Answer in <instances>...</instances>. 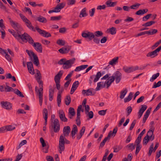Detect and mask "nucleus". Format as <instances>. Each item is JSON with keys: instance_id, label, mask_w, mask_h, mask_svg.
<instances>
[{"instance_id": "obj_37", "label": "nucleus", "mask_w": 161, "mask_h": 161, "mask_svg": "<svg viewBox=\"0 0 161 161\" xmlns=\"http://www.w3.org/2000/svg\"><path fill=\"white\" fill-rule=\"evenodd\" d=\"M34 61L33 62L34 64L36 65V66H38L39 64V61L36 55L33 57Z\"/></svg>"}, {"instance_id": "obj_33", "label": "nucleus", "mask_w": 161, "mask_h": 161, "mask_svg": "<svg viewBox=\"0 0 161 161\" xmlns=\"http://www.w3.org/2000/svg\"><path fill=\"white\" fill-rule=\"evenodd\" d=\"M78 132V129L76 125H73V128L71 132V135H75Z\"/></svg>"}, {"instance_id": "obj_23", "label": "nucleus", "mask_w": 161, "mask_h": 161, "mask_svg": "<svg viewBox=\"0 0 161 161\" xmlns=\"http://www.w3.org/2000/svg\"><path fill=\"white\" fill-rule=\"evenodd\" d=\"M10 24L17 31H18L20 28V25L17 22L12 21Z\"/></svg>"}, {"instance_id": "obj_50", "label": "nucleus", "mask_w": 161, "mask_h": 161, "mask_svg": "<svg viewBox=\"0 0 161 161\" xmlns=\"http://www.w3.org/2000/svg\"><path fill=\"white\" fill-rule=\"evenodd\" d=\"M36 71L37 72L36 74L37 75V76L36 77V80L37 81H38L40 80L42 78V76L40 71L38 69H36Z\"/></svg>"}, {"instance_id": "obj_56", "label": "nucleus", "mask_w": 161, "mask_h": 161, "mask_svg": "<svg viewBox=\"0 0 161 161\" xmlns=\"http://www.w3.org/2000/svg\"><path fill=\"white\" fill-rule=\"evenodd\" d=\"M141 5L140 3H137L136 4H134L130 6V8L132 9H136Z\"/></svg>"}, {"instance_id": "obj_20", "label": "nucleus", "mask_w": 161, "mask_h": 161, "mask_svg": "<svg viewBox=\"0 0 161 161\" xmlns=\"http://www.w3.org/2000/svg\"><path fill=\"white\" fill-rule=\"evenodd\" d=\"M63 74V71L62 70H60L54 77V79L55 82H60V79Z\"/></svg>"}, {"instance_id": "obj_35", "label": "nucleus", "mask_w": 161, "mask_h": 161, "mask_svg": "<svg viewBox=\"0 0 161 161\" xmlns=\"http://www.w3.org/2000/svg\"><path fill=\"white\" fill-rule=\"evenodd\" d=\"M54 90L53 89L50 88L49 90V99L50 101H52L53 100V96Z\"/></svg>"}, {"instance_id": "obj_22", "label": "nucleus", "mask_w": 161, "mask_h": 161, "mask_svg": "<svg viewBox=\"0 0 161 161\" xmlns=\"http://www.w3.org/2000/svg\"><path fill=\"white\" fill-rule=\"evenodd\" d=\"M65 3H59L57 4L55 7V8L57 13L60 12L61 10L63 8L65 7Z\"/></svg>"}, {"instance_id": "obj_42", "label": "nucleus", "mask_w": 161, "mask_h": 161, "mask_svg": "<svg viewBox=\"0 0 161 161\" xmlns=\"http://www.w3.org/2000/svg\"><path fill=\"white\" fill-rule=\"evenodd\" d=\"M62 16L59 15L57 16H52L50 18V20L52 21H58L61 19Z\"/></svg>"}, {"instance_id": "obj_40", "label": "nucleus", "mask_w": 161, "mask_h": 161, "mask_svg": "<svg viewBox=\"0 0 161 161\" xmlns=\"http://www.w3.org/2000/svg\"><path fill=\"white\" fill-rule=\"evenodd\" d=\"M27 26L31 30L33 31H36V29H35L34 27L32 25L31 22L29 21L28 23L26 24Z\"/></svg>"}, {"instance_id": "obj_59", "label": "nucleus", "mask_w": 161, "mask_h": 161, "mask_svg": "<svg viewBox=\"0 0 161 161\" xmlns=\"http://www.w3.org/2000/svg\"><path fill=\"white\" fill-rule=\"evenodd\" d=\"M75 0H67V4L69 5H73L75 4Z\"/></svg>"}, {"instance_id": "obj_30", "label": "nucleus", "mask_w": 161, "mask_h": 161, "mask_svg": "<svg viewBox=\"0 0 161 161\" xmlns=\"http://www.w3.org/2000/svg\"><path fill=\"white\" fill-rule=\"evenodd\" d=\"M119 57H117L112 59L109 62V64L114 65L118 63V62Z\"/></svg>"}, {"instance_id": "obj_26", "label": "nucleus", "mask_w": 161, "mask_h": 161, "mask_svg": "<svg viewBox=\"0 0 161 161\" xmlns=\"http://www.w3.org/2000/svg\"><path fill=\"white\" fill-rule=\"evenodd\" d=\"M36 20L40 22L43 23H45L47 22V20L45 18L41 15L37 18Z\"/></svg>"}, {"instance_id": "obj_63", "label": "nucleus", "mask_w": 161, "mask_h": 161, "mask_svg": "<svg viewBox=\"0 0 161 161\" xmlns=\"http://www.w3.org/2000/svg\"><path fill=\"white\" fill-rule=\"evenodd\" d=\"M107 111V109L101 110L98 111V114L99 115L104 116L106 114Z\"/></svg>"}, {"instance_id": "obj_7", "label": "nucleus", "mask_w": 161, "mask_h": 161, "mask_svg": "<svg viewBox=\"0 0 161 161\" xmlns=\"http://www.w3.org/2000/svg\"><path fill=\"white\" fill-rule=\"evenodd\" d=\"M2 107L7 110H10L12 108V104L7 101H2L0 103Z\"/></svg>"}, {"instance_id": "obj_38", "label": "nucleus", "mask_w": 161, "mask_h": 161, "mask_svg": "<svg viewBox=\"0 0 161 161\" xmlns=\"http://www.w3.org/2000/svg\"><path fill=\"white\" fill-rule=\"evenodd\" d=\"M107 31L112 35H114L116 33V28L114 27L108 29Z\"/></svg>"}, {"instance_id": "obj_6", "label": "nucleus", "mask_w": 161, "mask_h": 161, "mask_svg": "<svg viewBox=\"0 0 161 161\" xmlns=\"http://www.w3.org/2000/svg\"><path fill=\"white\" fill-rule=\"evenodd\" d=\"M36 29L37 31L42 36L46 37H51V34L49 32H47L46 31L42 30L37 26L36 27Z\"/></svg>"}, {"instance_id": "obj_49", "label": "nucleus", "mask_w": 161, "mask_h": 161, "mask_svg": "<svg viewBox=\"0 0 161 161\" xmlns=\"http://www.w3.org/2000/svg\"><path fill=\"white\" fill-rule=\"evenodd\" d=\"M57 44L60 46H64L65 44V42L64 40L62 39H58L56 42Z\"/></svg>"}, {"instance_id": "obj_16", "label": "nucleus", "mask_w": 161, "mask_h": 161, "mask_svg": "<svg viewBox=\"0 0 161 161\" xmlns=\"http://www.w3.org/2000/svg\"><path fill=\"white\" fill-rule=\"evenodd\" d=\"M107 80H106L105 83H104L103 82H99L97 84V86L96 88L95 89L96 91H97L99 90L100 89L102 88H104L105 87L106 84L107 85V88H108L109 87H108L107 83Z\"/></svg>"}, {"instance_id": "obj_3", "label": "nucleus", "mask_w": 161, "mask_h": 161, "mask_svg": "<svg viewBox=\"0 0 161 161\" xmlns=\"http://www.w3.org/2000/svg\"><path fill=\"white\" fill-rule=\"evenodd\" d=\"M65 136L63 135L60 136L59 141V147L58 151L60 153H61L62 151H63L65 149Z\"/></svg>"}, {"instance_id": "obj_14", "label": "nucleus", "mask_w": 161, "mask_h": 161, "mask_svg": "<svg viewBox=\"0 0 161 161\" xmlns=\"http://www.w3.org/2000/svg\"><path fill=\"white\" fill-rule=\"evenodd\" d=\"M40 141L41 143L42 144V147H45L43 149V152L46 153H47L48 151L49 146L48 145H46V144L45 142V141L42 137L40 138Z\"/></svg>"}, {"instance_id": "obj_64", "label": "nucleus", "mask_w": 161, "mask_h": 161, "mask_svg": "<svg viewBox=\"0 0 161 161\" xmlns=\"http://www.w3.org/2000/svg\"><path fill=\"white\" fill-rule=\"evenodd\" d=\"M142 138L138 136L135 141V143L136 144V145H140V143L141 142Z\"/></svg>"}, {"instance_id": "obj_8", "label": "nucleus", "mask_w": 161, "mask_h": 161, "mask_svg": "<svg viewBox=\"0 0 161 161\" xmlns=\"http://www.w3.org/2000/svg\"><path fill=\"white\" fill-rule=\"evenodd\" d=\"M139 67L138 66H136L135 67H128L126 66H124L123 67V69L124 71L127 73H129L131 72L135 71L136 70H138Z\"/></svg>"}, {"instance_id": "obj_12", "label": "nucleus", "mask_w": 161, "mask_h": 161, "mask_svg": "<svg viewBox=\"0 0 161 161\" xmlns=\"http://www.w3.org/2000/svg\"><path fill=\"white\" fill-rule=\"evenodd\" d=\"M160 47H158L156 49L152 52H149L146 55L147 57H150L151 58H153L156 56L158 55V53L160 51Z\"/></svg>"}, {"instance_id": "obj_25", "label": "nucleus", "mask_w": 161, "mask_h": 161, "mask_svg": "<svg viewBox=\"0 0 161 161\" xmlns=\"http://www.w3.org/2000/svg\"><path fill=\"white\" fill-rule=\"evenodd\" d=\"M148 10L147 8L143 9H140L136 12V14L137 15H143L147 12Z\"/></svg>"}, {"instance_id": "obj_10", "label": "nucleus", "mask_w": 161, "mask_h": 161, "mask_svg": "<svg viewBox=\"0 0 161 161\" xmlns=\"http://www.w3.org/2000/svg\"><path fill=\"white\" fill-rule=\"evenodd\" d=\"M82 105H80L78 106L77 110V117L76 121V124L78 126H80L81 124L80 116V112L81 111V108H82Z\"/></svg>"}, {"instance_id": "obj_60", "label": "nucleus", "mask_w": 161, "mask_h": 161, "mask_svg": "<svg viewBox=\"0 0 161 161\" xmlns=\"http://www.w3.org/2000/svg\"><path fill=\"white\" fill-rule=\"evenodd\" d=\"M154 130V129H150L149 131L147 132L146 136H151V135H153V134Z\"/></svg>"}, {"instance_id": "obj_27", "label": "nucleus", "mask_w": 161, "mask_h": 161, "mask_svg": "<svg viewBox=\"0 0 161 161\" xmlns=\"http://www.w3.org/2000/svg\"><path fill=\"white\" fill-rule=\"evenodd\" d=\"M128 90L126 88L124 89L120 92L119 98L121 99H123L126 94Z\"/></svg>"}, {"instance_id": "obj_62", "label": "nucleus", "mask_w": 161, "mask_h": 161, "mask_svg": "<svg viewBox=\"0 0 161 161\" xmlns=\"http://www.w3.org/2000/svg\"><path fill=\"white\" fill-rule=\"evenodd\" d=\"M152 15V14H149L143 17L142 18L143 21H146L148 20Z\"/></svg>"}, {"instance_id": "obj_15", "label": "nucleus", "mask_w": 161, "mask_h": 161, "mask_svg": "<svg viewBox=\"0 0 161 161\" xmlns=\"http://www.w3.org/2000/svg\"><path fill=\"white\" fill-rule=\"evenodd\" d=\"M58 116L61 121L64 122L67 121L68 119L65 117V114L62 110H59V111Z\"/></svg>"}, {"instance_id": "obj_9", "label": "nucleus", "mask_w": 161, "mask_h": 161, "mask_svg": "<svg viewBox=\"0 0 161 161\" xmlns=\"http://www.w3.org/2000/svg\"><path fill=\"white\" fill-rule=\"evenodd\" d=\"M81 36L85 38H87L90 41L92 40L94 37V34L92 32L89 31H87V33L83 32Z\"/></svg>"}, {"instance_id": "obj_53", "label": "nucleus", "mask_w": 161, "mask_h": 161, "mask_svg": "<svg viewBox=\"0 0 161 161\" xmlns=\"http://www.w3.org/2000/svg\"><path fill=\"white\" fill-rule=\"evenodd\" d=\"M6 131H11L14 130L15 127L12 125H8L6 126Z\"/></svg>"}, {"instance_id": "obj_19", "label": "nucleus", "mask_w": 161, "mask_h": 161, "mask_svg": "<svg viewBox=\"0 0 161 161\" xmlns=\"http://www.w3.org/2000/svg\"><path fill=\"white\" fill-rule=\"evenodd\" d=\"M102 76L101 73L100 72H98L96 75H93L90 76L91 79H93L94 78L93 82H96Z\"/></svg>"}, {"instance_id": "obj_18", "label": "nucleus", "mask_w": 161, "mask_h": 161, "mask_svg": "<svg viewBox=\"0 0 161 161\" xmlns=\"http://www.w3.org/2000/svg\"><path fill=\"white\" fill-rule=\"evenodd\" d=\"M70 131V128L69 126H64L63 129V136H68L69 135Z\"/></svg>"}, {"instance_id": "obj_43", "label": "nucleus", "mask_w": 161, "mask_h": 161, "mask_svg": "<svg viewBox=\"0 0 161 161\" xmlns=\"http://www.w3.org/2000/svg\"><path fill=\"white\" fill-rule=\"evenodd\" d=\"M158 32V30L156 29H152L147 31L148 35H152L156 34Z\"/></svg>"}, {"instance_id": "obj_32", "label": "nucleus", "mask_w": 161, "mask_h": 161, "mask_svg": "<svg viewBox=\"0 0 161 161\" xmlns=\"http://www.w3.org/2000/svg\"><path fill=\"white\" fill-rule=\"evenodd\" d=\"M122 148V146L121 145L114 146L113 147L114 152L118 153Z\"/></svg>"}, {"instance_id": "obj_57", "label": "nucleus", "mask_w": 161, "mask_h": 161, "mask_svg": "<svg viewBox=\"0 0 161 161\" xmlns=\"http://www.w3.org/2000/svg\"><path fill=\"white\" fill-rule=\"evenodd\" d=\"M69 113L71 114L72 116H74L75 114L74 109L73 108H70L69 109Z\"/></svg>"}, {"instance_id": "obj_52", "label": "nucleus", "mask_w": 161, "mask_h": 161, "mask_svg": "<svg viewBox=\"0 0 161 161\" xmlns=\"http://www.w3.org/2000/svg\"><path fill=\"white\" fill-rule=\"evenodd\" d=\"M153 143H152V144H151V145H150V147L149 148V150L148 153V155L149 156H150L151 155L153 151Z\"/></svg>"}, {"instance_id": "obj_1", "label": "nucleus", "mask_w": 161, "mask_h": 161, "mask_svg": "<svg viewBox=\"0 0 161 161\" xmlns=\"http://www.w3.org/2000/svg\"><path fill=\"white\" fill-rule=\"evenodd\" d=\"M122 78V74L119 71H117L115 72L113 75L109 77L108 78V81L107 82V83L108 87H109L112 83L114 82L115 79L116 83H119L120 81Z\"/></svg>"}, {"instance_id": "obj_17", "label": "nucleus", "mask_w": 161, "mask_h": 161, "mask_svg": "<svg viewBox=\"0 0 161 161\" xmlns=\"http://www.w3.org/2000/svg\"><path fill=\"white\" fill-rule=\"evenodd\" d=\"M20 32L19 31V30L17 31V32H15V33L14 34L13 36L16 39H17L19 42H20L21 40H22L24 34L21 35Z\"/></svg>"}, {"instance_id": "obj_13", "label": "nucleus", "mask_w": 161, "mask_h": 161, "mask_svg": "<svg viewBox=\"0 0 161 161\" xmlns=\"http://www.w3.org/2000/svg\"><path fill=\"white\" fill-rule=\"evenodd\" d=\"M35 49L37 52L42 53V44L39 42H36L33 45Z\"/></svg>"}, {"instance_id": "obj_61", "label": "nucleus", "mask_w": 161, "mask_h": 161, "mask_svg": "<svg viewBox=\"0 0 161 161\" xmlns=\"http://www.w3.org/2000/svg\"><path fill=\"white\" fill-rule=\"evenodd\" d=\"M135 145H133V143H130L127 145V147L129 148V149H130L132 151L135 149Z\"/></svg>"}, {"instance_id": "obj_4", "label": "nucleus", "mask_w": 161, "mask_h": 161, "mask_svg": "<svg viewBox=\"0 0 161 161\" xmlns=\"http://www.w3.org/2000/svg\"><path fill=\"white\" fill-rule=\"evenodd\" d=\"M24 35L23 36H23L22 41L23 42L26 41L25 42H28L30 44L33 46V45L35 43V42H34V41L31 36L26 32L24 33Z\"/></svg>"}, {"instance_id": "obj_54", "label": "nucleus", "mask_w": 161, "mask_h": 161, "mask_svg": "<svg viewBox=\"0 0 161 161\" xmlns=\"http://www.w3.org/2000/svg\"><path fill=\"white\" fill-rule=\"evenodd\" d=\"M103 33L102 32L100 31L95 32L94 34L95 36H96V37L101 36H103Z\"/></svg>"}, {"instance_id": "obj_48", "label": "nucleus", "mask_w": 161, "mask_h": 161, "mask_svg": "<svg viewBox=\"0 0 161 161\" xmlns=\"http://www.w3.org/2000/svg\"><path fill=\"white\" fill-rule=\"evenodd\" d=\"M14 92V93L17 95L19 96L20 97H24V95L22 93L18 90L17 89H15Z\"/></svg>"}, {"instance_id": "obj_2", "label": "nucleus", "mask_w": 161, "mask_h": 161, "mask_svg": "<svg viewBox=\"0 0 161 161\" xmlns=\"http://www.w3.org/2000/svg\"><path fill=\"white\" fill-rule=\"evenodd\" d=\"M75 59L73 58L72 59L67 60L66 58H64L60 59L58 63L59 65H63V68L64 69H67L70 68L74 63Z\"/></svg>"}, {"instance_id": "obj_29", "label": "nucleus", "mask_w": 161, "mask_h": 161, "mask_svg": "<svg viewBox=\"0 0 161 161\" xmlns=\"http://www.w3.org/2000/svg\"><path fill=\"white\" fill-rule=\"evenodd\" d=\"M88 66V65H83L77 67L75 69V71L76 72L79 71L81 70L85 69Z\"/></svg>"}, {"instance_id": "obj_11", "label": "nucleus", "mask_w": 161, "mask_h": 161, "mask_svg": "<svg viewBox=\"0 0 161 161\" xmlns=\"http://www.w3.org/2000/svg\"><path fill=\"white\" fill-rule=\"evenodd\" d=\"M82 93L83 95L86 96L94 95L95 93L93 88H89L87 90H83L82 91Z\"/></svg>"}, {"instance_id": "obj_31", "label": "nucleus", "mask_w": 161, "mask_h": 161, "mask_svg": "<svg viewBox=\"0 0 161 161\" xmlns=\"http://www.w3.org/2000/svg\"><path fill=\"white\" fill-rule=\"evenodd\" d=\"M133 95V93L132 92H130L129 93L128 96L127 97L125 98L124 99V102L125 103L128 102L130 101L132 98Z\"/></svg>"}, {"instance_id": "obj_47", "label": "nucleus", "mask_w": 161, "mask_h": 161, "mask_svg": "<svg viewBox=\"0 0 161 161\" xmlns=\"http://www.w3.org/2000/svg\"><path fill=\"white\" fill-rule=\"evenodd\" d=\"M79 82L78 81H75L73 84L72 88L75 89L76 90L79 85Z\"/></svg>"}, {"instance_id": "obj_45", "label": "nucleus", "mask_w": 161, "mask_h": 161, "mask_svg": "<svg viewBox=\"0 0 161 161\" xmlns=\"http://www.w3.org/2000/svg\"><path fill=\"white\" fill-rule=\"evenodd\" d=\"M61 96L60 94H58L57 96V101L58 106V107H60L61 105Z\"/></svg>"}, {"instance_id": "obj_39", "label": "nucleus", "mask_w": 161, "mask_h": 161, "mask_svg": "<svg viewBox=\"0 0 161 161\" xmlns=\"http://www.w3.org/2000/svg\"><path fill=\"white\" fill-rule=\"evenodd\" d=\"M25 51L31 58H32V57H33L36 55L32 50H29L26 49Z\"/></svg>"}, {"instance_id": "obj_21", "label": "nucleus", "mask_w": 161, "mask_h": 161, "mask_svg": "<svg viewBox=\"0 0 161 161\" xmlns=\"http://www.w3.org/2000/svg\"><path fill=\"white\" fill-rule=\"evenodd\" d=\"M151 108H148L145 113L142 120V123H144L148 118L151 110Z\"/></svg>"}, {"instance_id": "obj_28", "label": "nucleus", "mask_w": 161, "mask_h": 161, "mask_svg": "<svg viewBox=\"0 0 161 161\" xmlns=\"http://www.w3.org/2000/svg\"><path fill=\"white\" fill-rule=\"evenodd\" d=\"M86 8H84L81 11L79 15L80 17H85L87 16L88 14L86 13Z\"/></svg>"}, {"instance_id": "obj_44", "label": "nucleus", "mask_w": 161, "mask_h": 161, "mask_svg": "<svg viewBox=\"0 0 161 161\" xmlns=\"http://www.w3.org/2000/svg\"><path fill=\"white\" fill-rule=\"evenodd\" d=\"M71 102V98L69 95H68L66 96L65 99V104L67 105H69Z\"/></svg>"}, {"instance_id": "obj_24", "label": "nucleus", "mask_w": 161, "mask_h": 161, "mask_svg": "<svg viewBox=\"0 0 161 161\" xmlns=\"http://www.w3.org/2000/svg\"><path fill=\"white\" fill-rule=\"evenodd\" d=\"M70 48L69 47H62L59 50V52L62 54H65L68 53L69 51Z\"/></svg>"}, {"instance_id": "obj_5", "label": "nucleus", "mask_w": 161, "mask_h": 161, "mask_svg": "<svg viewBox=\"0 0 161 161\" xmlns=\"http://www.w3.org/2000/svg\"><path fill=\"white\" fill-rule=\"evenodd\" d=\"M51 126L53 128L54 131L55 132H58L60 130V124L58 120L55 119L54 122L51 125Z\"/></svg>"}, {"instance_id": "obj_55", "label": "nucleus", "mask_w": 161, "mask_h": 161, "mask_svg": "<svg viewBox=\"0 0 161 161\" xmlns=\"http://www.w3.org/2000/svg\"><path fill=\"white\" fill-rule=\"evenodd\" d=\"M161 86V81H159L157 83L156 82H154L152 88H155L158 87H159Z\"/></svg>"}, {"instance_id": "obj_51", "label": "nucleus", "mask_w": 161, "mask_h": 161, "mask_svg": "<svg viewBox=\"0 0 161 161\" xmlns=\"http://www.w3.org/2000/svg\"><path fill=\"white\" fill-rule=\"evenodd\" d=\"M160 74L159 73H157L153 75L152 77L150 78V81H153L154 80L156 79L159 75Z\"/></svg>"}, {"instance_id": "obj_34", "label": "nucleus", "mask_w": 161, "mask_h": 161, "mask_svg": "<svg viewBox=\"0 0 161 161\" xmlns=\"http://www.w3.org/2000/svg\"><path fill=\"white\" fill-rule=\"evenodd\" d=\"M117 4V2H113L110 0H108L106 2V4L108 7H114Z\"/></svg>"}, {"instance_id": "obj_36", "label": "nucleus", "mask_w": 161, "mask_h": 161, "mask_svg": "<svg viewBox=\"0 0 161 161\" xmlns=\"http://www.w3.org/2000/svg\"><path fill=\"white\" fill-rule=\"evenodd\" d=\"M43 116L44 119H47L48 111L47 109L46 108H44L43 109Z\"/></svg>"}, {"instance_id": "obj_41", "label": "nucleus", "mask_w": 161, "mask_h": 161, "mask_svg": "<svg viewBox=\"0 0 161 161\" xmlns=\"http://www.w3.org/2000/svg\"><path fill=\"white\" fill-rule=\"evenodd\" d=\"M37 87L36 86L35 87V91L37 92L39 96V98H42L43 97V92H40V90H37Z\"/></svg>"}, {"instance_id": "obj_46", "label": "nucleus", "mask_w": 161, "mask_h": 161, "mask_svg": "<svg viewBox=\"0 0 161 161\" xmlns=\"http://www.w3.org/2000/svg\"><path fill=\"white\" fill-rule=\"evenodd\" d=\"M155 23V22L154 21H150L143 24L142 26L144 27L150 26Z\"/></svg>"}, {"instance_id": "obj_58", "label": "nucleus", "mask_w": 161, "mask_h": 161, "mask_svg": "<svg viewBox=\"0 0 161 161\" xmlns=\"http://www.w3.org/2000/svg\"><path fill=\"white\" fill-rule=\"evenodd\" d=\"M108 140L106 139L105 138L104 139V140L101 142V143L99 147V148H101L103 147L104 146V145L106 142L108 141Z\"/></svg>"}]
</instances>
